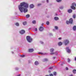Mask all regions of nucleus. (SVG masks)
Returning a JSON list of instances; mask_svg holds the SVG:
<instances>
[{
    "label": "nucleus",
    "mask_w": 76,
    "mask_h": 76,
    "mask_svg": "<svg viewBox=\"0 0 76 76\" xmlns=\"http://www.w3.org/2000/svg\"><path fill=\"white\" fill-rule=\"evenodd\" d=\"M28 7V4L25 3V2L21 3L20 5L18 6V8L19 10H20L21 13L23 12V10L24 13L28 12V9L26 8Z\"/></svg>",
    "instance_id": "nucleus-1"
},
{
    "label": "nucleus",
    "mask_w": 76,
    "mask_h": 76,
    "mask_svg": "<svg viewBox=\"0 0 76 76\" xmlns=\"http://www.w3.org/2000/svg\"><path fill=\"white\" fill-rule=\"evenodd\" d=\"M73 23V19L72 18H70V19L69 20V21H66V23L67 24H69V23H70L72 24V23Z\"/></svg>",
    "instance_id": "nucleus-2"
},
{
    "label": "nucleus",
    "mask_w": 76,
    "mask_h": 76,
    "mask_svg": "<svg viewBox=\"0 0 76 76\" xmlns=\"http://www.w3.org/2000/svg\"><path fill=\"white\" fill-rule=\"evenodd\" d=\"M26 39L29 42H31L32 40V38H31L29 36L26 37Z\"/></svg>",
    "instance_id": "nucleus-3"
},
{
    "label": "nucleus",
    "mask_w": 76,
    "mask_h": 76,
    "mask_svg": "<svg viewBox=\"0 0 76 76\" xmlns=\"http://www.w3.org/2000/svg\"><path fill=\"white\" fill-rule=\"evenodd\" d=\"M64 43L65 45H66L67 44H69V41L68 40L66 39L64 41Z\"/></svg>",
    "instance_id": "nucleus-4"
},
{
    "label": "nucleus",
    "mask_w": 76,
    "mask_h": 76,
    "mask_svg": "<svg viewBox=\"0 0 76 76\" xmlns=\"http://www.w3.org/2000/svg\"><path fill=\"white\" fill-rule=\"evenodd\" d=\"M66 50H67V53H70L71 52V50L69 49V47H66Z\"/></svg>",
    "instance_id": "nucleus-5"
},
{
    "label": "nucleus",
    "mask_w": 76,
    "mask_h": 76,
    "mask_svg": "<svg viewBox=\"0 0 76 76\" xmlns=\"http://www.w3.org/2000/svg\"><path fill=\"white\" fill-rule=\"evenodd\" d=\"M25 32V31L24 30H22L20 31V33L21 34H23Z\"/></svg>",
    "instance_id": "nucleus-6"
},
{
    "label": "nucleus",
    "mask_w": 76,
    "mask_h": 76,
    "mask_svg": "<svg viewBox=\"0 0 76 76\" xmlns=\"http://www.w3.org/2000/svg\"><path fill=\"white\" fill-rule=\"evenodd\" d=\"M43 29H44V28H43V27L41 26H40V28H39V30L40 31H43Z\"/></svg>",
    "instance_id": "nucleus-7"
},
{
    "label": "nucleus",
    "mask_w": 76,
    "mask_h": 76,
    "mask_svg": "<svg viewBox=\"0 0 76 76\" xmlns=\"http://www.w3.org/2000/svg\"><path fill=\"white\" fill-rule=\"evenodd\" d=\"M75 6H72L71 7V9H73V10H75L76 9V8L74 7Z\"/></svg>",
    "instance_id": "nucleus-8"
},
{
    "label": "nucleus",
    "mask_w": 76,
    "mask_h": 76,
    "mask_svg": "<svg viewBox=\"0 0 76 76\" xmlns=\"http://www.w3.org/2000/svg\"><path fill=\"white\" fill-rule=\"evenodd\" d=\"M57 54H58V53L57 52H56L55 53L53 52L52 53H50V54L51 55L55 54V55H57Z\"/></svg>",
    "instance_id": "nucleus-9"
},
{
    "label": "nucleus",
    "mask_w": 76,
    "mask_h": 76,
    "mask_svg": "<svg viewBox=\"0 0 76 76\" xmlns=\"http://www.w3.org/2000/svg\"><path fill=\"white\" fill-rule=\"evenodd\" d=\"M34 49H29V52L31 53V52H33Z\"/></svg>",
    "instance_id": "nucleus-10"
},
{
    "label": "nucleus",
    "mask_w": 76,
    "mask_h": 76,
    "mask_svg": "<svg viewBox=\"0 0 76 76\" xmlns=\"http://www.w3.org/2000/svg\"><path fill=\"white\" fill-rule=\"evenodd\" d=\"M73 31H75L76 30V26H74V27H73Z\"/></svg>",
    "instance_id": "nucleus-11"
},
{
    "label": "nucleus",
    "mask_w": 76,
    "mask_h": 76,
    "mask_svg": "<svg viewBox=\"0 0 76 76\" xmlns=\"http://www.w3.org/2000/svg\"><path fill=\"white\" fill-rule=\"evenodd\" d=\"M58 45L59 46H61V45H62V42H59L58 43Z\"/></svg>",
    "instance_id": "nucleus-12"
},
{
    "label": "nucleus",
    "mask_w": 76,
    "mask_h": 76,
    "mask_svg": "<svg viewBox=\"0 0 76 76\" xmlns=\"http://www.w3.org/2000/svg\"><path fill=\"white\" fill-rule=\"evenodd\" d=\"M54 51V49L53 48H51L50 49V52L51 53H53V51Z\"/></svg>",
    "instance_id": "nucleus-13"
},
{
    "label": "nucleus",
    "mask_w": 76,
    "mask_h": 76,
    "mask_svg": "<svg viewBox=\"0 0 76 76\" xmlns=\"http://www.w3.org/2000/svg\"><path fill=\"white\" fill-rule=\"evenodd\" d=\"M54 20H58V18L55 17L54 18Z\"/></svg>",
    "instance_id": "nucleus-14"
},
{
    "label": "nucleus",
    "mask_w": 76,
    "mask_h": 76,
    "mask_svg": "<svg viewBox=\"0 0 76 76\" xmlns=\"http://www.w3.org/2000/svg\"><path fill=\"white\" fill-rule=\"evenodd\" d=\"M34 7V5H33V4H31V5H30V7L31 9L32 8H33Z\"/></svg>",
    "instance_id": "nucleus-15"
},
{
    "label": "nucleus",
    "mask_w": 76,
    "mask_h": 76,
    "mask_svg": "<svg viewBox=\"0 0 76 76\" xmlns=\"http://www.w3.org/2000/svg\"><path fill=\"white\" fill-rule=\"evenodd\" d=\"M72 10L71 9H69L68 10V13H72Z\"/></svg>",
    "instance_id": "nucleus-16"
},
{
    "label": "nucleus",
    "mask_w": 76,
    "mask_h": 76,
    "mask_svg": "<svg viewBox=\"0 0 76 76\" xmlns=\"http://www.w3.org/2000/svg\"><path fill=\"white\" fill-rule=\"evenodd\" d=\"M23 25H26V24H27V22H26V21H25L24 22H23Z\"/></svg>",
    "instance_id": "nucleus-17"
},
{
    "label": "nucleus",
    "mask_w": 76,
    "mask_h": 76,
    "mask_svg": "<svg viewBox=\"0 0 76 76\" xmlns=\"http://www.w3.org/2000/svg\"><path fill=\"white\" fill-rule=\"evenodd\" d=\"M39 63H38V62L37 61H35V62L34 63V64H35V65H38V64Z\"/></svg>",
    "instance_id": "nucleus-18"
},
{
    "label": "nucleus",
    "mask_w": 76,
    "mask_h": 76,
    "mask_svg": "<svg viewBox=\"0 0 76 76\" xmlns=\"http://www.w3.org/2000/svg\"><path fill=\"white\" fill-rule=\"evenodd\" d=\"M48 61V59L47 58L44 59L43 60V62H45V61Z\"/></svg>",
    "instance_id": "nucleus-19"
},
{
    "label": "nucleus",
    "mask_w": 76,
    "mask_h": 76,
    "mask_svg": "<svg viewBox=\"0 0 76 76\" xmlns=\"http://www.w3.org/2000/svg\"><path fill=\"white\" fill-rule=\"evenodd\" d=\"M73 73H74V74H75V73H76V70L74 69L73 70Z\"/></svg>",
    "instance_id": "nucleus-20"
},
{
    "label": "nucleus",
    "mask_w": 76,
    "mask_h": 76,
    "mask_svg": "<svg viewBox=\"0 0 76 76\" xmlns=\"http://www.w3.org/2000/svg\"><path fill=\"white\" fill-rule=\"evenodd\" d=\"M29 16H30V15H29V14H27L26 15V17L27 18H29Z\"/></svg>",
    "instance_id": "nucleus-21"
},
{
    "label": "nucleus",
    "mask_w": 76,
    "mask_h": 76,
    "mask_svg": "<svg viewBox=\"0 0 76 76\" xmlns=\"http://www.w3.org/2000/svg\"><path fill=\"white\" fill-rule=\"evenodd\" d=\"M32 23L33 24H35V23H36V21L35 20H33V21Z\"/></svg>",
    "instance_id": "nucleus-22"
},
{
    "label": "nucleus",
    "mask_w": 76,
    "mask_h": 76,
    "mask_svg": "<svg viewBox=\"0 0 76 76\" xmlns=\"http://www.w3.org/2000/svg\"><path fill=\"white\" fill-rule=\"evenodd\" d=\"M76 4H75V3H73L72 4V6H75Z\"/></svg>",
    "instance_id": "nucleus-23"
},
{
    "label": "nucleus",
    "mask_w": 76,
    "mask_h": 76,
    "mask_svg": "<svg viewBox=\"0 0 76 76\" xmlns=\"http://www.w3.org/2000/svg\"><path fill=\"white\" fill-rule=\"evenodd\" d=\"M61 0H56V1H57V2H60L61 1Z\"/></svg>",
    "instance_id": "nucleus-24"
},
{
    "label": "nucleus",
    "mask_w": 76,
    "mask_h": 76,
    "mask_svg": "<svg viewBox=\"0 0 76 76\" xmlns=\"http://www.w3.org/2000/svg\"><path fill=\"white\" fill-rule=\"evenodd\" d=\"M15 25H16V26H19V23H16L15 24Z\"/></svg>",
    "instance_id": "nucleus-25"
},
{
    "label": "nucleus",
    "mask_w": 76,
    "mask_h": 76,
    "mask_svg": "<svg viewBox=\"0 0 76 76\" xmlns=\"http://www.w3.org/2000/svg\"><path fill=\"white\" fill-rule=\"evenodd\" d=\"M39 54H41V55H43L44 54L43 53H39Z\"/></svg>",
    "instance_id": "nucleus-26"
},
{
    "label": "nucleus",
    "mask_w": 76,
    "mask_h": 76,
    "mask_svg": "<svg viewBox=\"0 0 76 76\" xmlns=\"http://www.w3.org/2000/svg\"><path fill=\"white\" fill-rule=\"evenodd\" d=\"M70 61V59L69 58H68V62L69 63Z\"/></svg>",
    "instance_id": "nucleus-27"
},
{
    "label": "nucleus",
    "mask_w": 76,
    "mask_h": 76,
    "mask_svg": "<svg viewBox=\"0 0 76 76\" xmlns=\"http://www.w3.org/2000/svg\"><path fill=\"white\" fill-rule=\"evenodd\" d=\"M49 22L47 21L46 22V24H47V25H49Z\"/></svg>",
    "instance_id": "nucleus-28"
},
{
    "label": "nucleus",
    "mask_w": 76,
    "mask_h": 76,
    "mask_svg": "<svg viewBox=\"0 0 76 76\" xmlns=\"http://www.w3.org/2000/svg\"><path fill=\"white\" fill-rule=\"evenodd\" d=\"M73 18H76V15H73Z\"/></svg>",
    "instance_id": "nucleus-29"
},
{
    "label": "nucleus",
    "mask_w": 76,
    "mask_h": 76,
    "mask_svg": "<svg viewBox=\"0 0 76 76\" xmlns=\"http://www.w3.org/2000/svg\"><path fill=\"white\" fill-rule=\"evenodd\" d=\"M20 56L22 57H25V56L24 55H21Z\"/></svg>",
    "instance_id": "nucleus-30"
},
{
    "label": "nucleus",
    "mask_w": 76,
    "mask_h": 76,
    "mask_svg": "<svg viewBox=\"0 0 76 76\" xmlns=\"http://www.w3.org/2000/svg\"><path fill=\"white\" fill-rule=\"evenodd\" d=\"M55 28L56 29H58V27L56 26H55Z\"/></svg>",
    "instance_id": "nucleus-31"
},
{
    "label": "nucleus",
    "mask_w": 76,
    "mask_h": 76,
    "mask_svg": "<svg viewBox=\"0 0 76 76\" xmlns=\"http://www.w3.org/2000/svg\"><path fill=\"white\" fill-rule=\"evenodd\" d=\"M56 72H54L53 74L54 75H56Z\"/></svg>",
    "instance_id": "nucleus-32"
},
{
    "label": "nucleus",
    "mask_w": 76,
    "mask_h": 76,
    "mask_svg": "<svg viewBox=\"0 0 76 76\" xmlns=\"http://www.w3.org/2000/svg\"><path fill=\"white\" fill-rule=\"evenodd\" d=\"M49 69H53V67H50V68H49Z\"/></svg>",
    "instance_id": "nucleus-33"
},
{
    "label": "nucleus",
    "mask_w": 76,
    "mask_h": 76,
    "mask_svg": "<svg viewBox=\"0 0 76 76\" xmlns=\"http://www.w3.org/2000/svg\"><path fill=\"white\" fill-rule=\"evenodd\" d=\"M66 70H67L69 69L67 67H66Z\"/></svg>",
    "instance_id": "nucleus-34"
},
{
    "label": "nucleus",
    "mask_w": 76,
    "mask_h": 76,
    "mask_svg": "<svg viewBox=\"0 0 76 76\" xmlns=\"http://www.w3.org/2000/svg\"><path fill=\"white\" fill-rule=\"evenodd\" d=\"M58 39H59V40H61V37H59L58 38Z\"/></svg>",
    "instance_id": "nucleus-35"
},
{
    "label": "nucleus",
    "mask_w": 76,
    "mask_h": 76,
    "mask_svg": "<svg viewBox=\"0 0 76 76\" xmlns=\"http://www.w3.org/2000/svg\"><path fill=\"white\" fill-rule=\"evenodd\" d=\"M50 76H53V74H50Z\"/></svg>",
    "instance_id": "nucleus-36"
},
{
    "label": "nucleus",
    "mask_w": 76,
    "mask_h": 76,
    "mask_svg": "<svg viewBox=\"0 0 76 76\" xmlns=\"http://www.w3.org/2000/svg\"><path fill=\"white\" fill-rule=\"evenodd\" d=\"M60 9H63V7H61L60 8Z\"/></svg>",
    "instance_id": "nucleus-37"
},
{
    "label": "nucleus",
    "mask_w": 76,
    "mask_h": 76,
    "mask_svg": "<svg viewBox=\"0 0 76 76\" xmlns=\"http://www.w3.org/2000/svg\"><path fill=\"white\" fill-rule=\"evenodd\" d=\"M40 5H41V4H38V6H40Z\"/></svg>",
    "instance_id": "nucleus-38"
},
{
    "label": "nucleus",
    "mask_w": 76,
    "mask_h": 76,
    "mask_svg": "<svg viewBox=\"0 0 76 76\" xmlns=\"http://www.w3.org/2000/svg\"><path fill=\"white\" fill-rule=\"evenodd\" d=\"M35 31H37V28H36L35 29Z\"/></svg>",
    "instance_id": "nucleus-39"
},
{
    "label": "nucleus",
    "mask_w": 76,
    "mask_h": 76,
    "mask_svg": "<svg viewBox=\"0 0 76 76\" xmlns=\"http://www.w3.org/2000/svg\"><path fill=\"white\" fill-rule=\"evenodd\" d=\"M46 1L47 3H48V0H47Z\"/></svg>",
    "instance_id": "nucleus-40"
},
{
    "label": "nucleus",
    "mask_w": 76,
    "mask_h": 76,
    "mask_svg": "<svg viewBox=\"0 0 76 76\" xmlns=\"http://www.w3.org/2000/svg\"><path fill=\"white\" fill-rule=\"evenodd\" d=\"M75 61H76V57L75 58Z\"/></svg>",
    "instance_id": "nucleus-41"
},
{
    "label": "nucleus",
    "mask_w": 76,
    "mask_h": 76,
    "mask_svg": "<svg viewBox=\"0 0 76 76\" xmlns=\"http://www.w3.org/2000/svg\"><path fill=\"white\" fill-rule=\"evenodd\" d=\"M48 72L49 73H50V72H51V71H49Z\"/></svg>",
    "instance_id": "nucleus-42"
},
{
    "label": "nucleus",
    "mask_w": 76,
    "mask_h": 76,
    "mask_svg": "<svg viewBox=\"0 0 76 76\" xmlns=\"http://www.w3.org/2000/svg\"><path fill=\"white\" fill-rule=\"evenodd\" d=\"M20 76V75H17V76Z\"/></svg>",
    "instance_id": "nucleus-43"
},
{
    "label": "nucleus",
    "mask_w": 76,
    "mask_h": 76,
    "mask_svg": "<svg viewBox=\"0 0 76 76\" xmlns=\"http://www.w3.org/2000/svg\"><path fill=\"white\" fill-rule=\"evenodd\" d=\"M70 76H73V75H70Z\"/></svg>",
    "instance_id": "nucleus-44"
},
{
    "label": "nucleus",
    "mask_w": 76,
    "mask_h": 76,
    "mask_svg": "<svg viewBox=\"0 0 76 76\" xmlns=\"http://www.w3.org/2000/svg\"><path fill=\"white\" fill-rule=\"evenodd\" d=\"M63 64H61V66H63Z\"/></svg>",
    "instance_id": "nucleus-45"
},
{
    "label": "nucleus",
    "mask_w": 76,
    "mask_h": 76,
    "mask_svg": "<svg viewBox=\"0 0 76 76\" xmlns=\"http://www.w3.org/2000/svg\"><path fill=\"white\" fill-rule=\"evenodd\" d=\"M42 26H43V24H42Z\"/></svg>",
    "instance_id": "nucleus-46"
},
{
    "label": "nucleus",
    "mask_w": 76,
    "mask_h": 76,
    "mask_svg": "<svg viewBox=\"0 0 76 76\" xmlns=\"http://www.w3.org/2000/svg\"><path fill=\"white\" fill-rule=\"evenodd\" d=\"M53 58H56V57H53Z\"/></svg>",
    "instance_id": "nucleus-47"
},
{
    "label": "nucleus",
    "mask_w": 76,
    "mask_h": 76,
    "mask_svg": "<svg viewBox=\"0 0 76 76\" xmlns=\"http://www.w3.org/2000/svg\"><path fill=\"white\" fill-rule=\"evenodd\" d=\"M75 6H76V4H75Z\"/></svg>",
    "instance_id": "nucleus-48"
}]
</instances>
